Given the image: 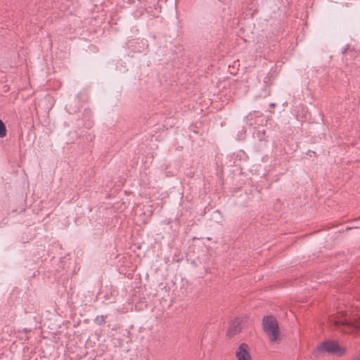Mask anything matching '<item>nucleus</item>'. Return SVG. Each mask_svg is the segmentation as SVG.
Returning a JSON list of instances; mask_svg holds the SVG:
<instances>
[{"label": "nucleus", "instance_id": "obj_8", "mask_svg": "<svg viewBox=\"0 0 360 360\" xmlns=\"http://www.w3.org/2000/svg\"><path fill=\"white\" fill-rule=\"evenodd\" d=\"M95 322L98 325H103L105 323V319L103 316H97L95 319Z\"/></svg>", "mask_w": 360, "mask_h": 360}, {"label": "nucleus", "instance_id": "obj_9", "mask_svg": "<svg viewBox=\"0 0 360 360\" xmlns=\"http://www.w3.org/2000/svg\"><path fill=\"white\" fill-rule=\"evenodd\" d=\"M264 137V131H260V130H258V132H257V138L259 140H262Z\"/></svg>", "mask_w": 360, "mask_h": 360}, {"label": "nucleus", "instance_id": "obj_3", "mask_svg": "<svg viewBox=\"0 0 360 360\" xmlns=\"http://www.w3.org/2000/svg\"><path fill=\"white\" fill-rule=\"evenodd\" d=\"M318 351L327 352L332 354L342 356L345 353L346 349L340 347L339 345L334 341H326L319 345Z\"/></svg>", "mask_w": 360, "mask_h": 360}, {"label": "nucleus", "instance_id": "obj_2", "mask_svg": "<svg viewBox=\"0 0 360 360\" xmlns=\"http://www.w3.org/2000/svg\"><path fill=\"white\" fill-rule=\"evenodd\" d=\"M338 314H339L338 319H331V321H333L334 324L340 328L341 331L344 333H352L355 329L360 328V318L358 319L347 320L342 319V317L345 316L342 312L338 311Z\"/></svg>", "mask_w": 360, "mask_h": 360}, {"label": "nucleus", "instance_id": "obj_1", "mask_svg": "<svg viewBox=\"0 0 360 360\" xmlns=\"http://www.w3.org/2000/svg\"><path fill=\"white\" fill-rule=\"evenodd\" d=\"M262 325L264 331L269 338L270 341H276L279 335V328L276 318L271 315L264 316L262 319Z\"/></svg>", "mask_w": 360, "mask_h": 360}, {"label": "nucleus", "instance_id": "obj_6", "mask_svg": "<svg viewBox=\"0 0 360 360\" xmlns=\"http://www.w3.org/2000/svg\"><path fill=\"white\" fill-rule=\"evenodd\" d=\"M242 321L241 319L237 318L231 323L227 331L230 337L234 336L240 332L243 327Z\"/></svg>", "mask_w": 360, "mask_h": 360}, {"label": "nucleus", "instance_id": "obj_10", "mask_svg": "<svg viewBox=\"0 0 360 360\" xmlns=\"http://www.w3.org/2000/svg\"><path fill=\"white\" fill-rule=\"evenodd\" d=\"M352 360H360V354H357L356 356H355Z\"/></svg>", "mask_w": 360, "mask_h": 360}, {"label": "nucleus", "instance_id": "obj_11", "mask_svg": "<svg viewBox=\"0 0 360 360\" xmlns=\"http://www.w3.org/2000/svg\"><path fill=\"white\" fill-rule=\"evenodd\" d=\"M347 49V46L342 49V53H345Z\"/></svg>", "mask_w": 360, "mask_h": 360}, {"label": "nucleus", "instance_id": "obj_7", "mask_svg": "<svg viewBox=\"0 0 360 360\" xmlns=\"http://www.w3.org/2000/svg\"><path fill=\"white\" fill-rule=\"evenodd\" d=\"M6 135V128L3 122V121L0 119V138H3Z\"/></svg>", "mask_w": 360, "mask_h": 360}, {"label": "nucleus", "instance_id": "obj_4", "mask_svg": "<svg viewBox=\"0 0 360 360\" xmlns=\"http://www.w3.org/2000/svg\"><path fill=\"white\" fill-rule=\"evenodd\" d=\"M246 122L250 126H254L255 124L260 125L264 121L262 113L259 111L251 112L245 117Z\"/></svg>", "mask_w": 360, "mask_h": 360}, {"label": "nucleus", "instance_id": "obj_5", "mask_svg": "<svg viewBox=\"0 0 360 360\" xmlns=\"http://www.w3.org/2000/svg\"><path fill=\"white\" fill-rule=\"evenodd\" d=\"M236 357L237 360H251L248 345L241 343L236 351Z\"/></svg>", "mask_w": 360, "mask_h": 360}]
</instances>
